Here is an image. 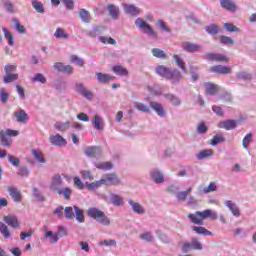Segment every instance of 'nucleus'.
<instances>
[{
    "mask_svg": "<svg viewBox=\"0 0 256 256\" xmlns=\"http://www.w3.org/2000/svg\"><path fill=\"white\" fill-rule=\"evenodd\" d=\"M224 28L230 33H239V28H237L233 23H225Z\"/></svg>",
    "mask_w": 256,
    "mask_h": 256,
    "instance_id": "57",
    "label": "nucleus"
},
{
    "mask_svg": "<svg viewBox=\"0 0 256 256\" xmlns=\"http://www.w3.org/2000/svg\"><path fill=\"white\" fill-rule=\"evenodd\" d=\"M80 174L82 175L83 179H89L90 181H93V179H95V176H93L90 170H82Z\"/></svg>",
    "mask_w": 256,
    "mask_h": 256,
    "instance_id": "59",
    "label": "nucleus"
},
{
    "mask_svg": "<svg viewBox=\"0 0 256 256\" xmlns=\"http://www.w3.org/2000/svg\"><path fill=\"white\" fill-rule=\"evenodd\" d=\"M206 31L209 35H217L219 33V26H217V24H210L206 26Z\"/></svg>",
    "mask_w": 256,
    "mask_h": 256,
    "instance_id": "46",
    "label": "nucleus"
},
{
    "mask_svg": "<svg viewBox=\"0 0 256 256\" xmlns=\"http://www.w3.org/2000/svg\"><path fill=\"white\" fill-rule=\"evenodd\" d=\"M219 129H225L226 131H231L236 129L237 127V120H224L219 122L218 124Z\"/></svg>",
    "mask_w": 256,
    "mask_h": 256,
    "instance_id": "13",
    "label": "nucleus"
},
{
    "mask_svg": "<svg viewBox=\"0 0 256 256\" xmlns=\"http://www.w3.org/2000/svg\"><path fill=\"white\" fill-rule=\"evenodd\" d=\"M220 5L226 11H230L231 13H235L237 11V5L232 0H220Z\"/></svg>",
    "mask_w": 256,
    "mask_h": 256,
    "instance_id": "15",
    "label": "nucleus"
},
{
    "mask_svg": "<svg viewBox=\"0 0 256 256\" xmlns=\"http://www.w3.org/2000/svg\"><path fill=\"white\" fill-rule=\"evenodd\" d=\"M54 37L56 39H69L71 36L67 31H65V29L58 27L54 33Z\"/></svg>",
    "mask_w": 256,
    "mask_h": 256,
    "instance_id": "27",
    "label": "nucleus"
},
{
    "mask_svg": "<svg viewBox=\"0 0 256 256\" xmlns=\"http://www.w3.org/2000/svg\"><path fill=\"white\" fill-rule=\"evenodd\" d=\"M58 195H63L64 199L69 200L71 199V193H73V190L69 187L60 188L57 192Z\"/></svg>",
    "mask_w": 256,
    "mask_h": 256,
    "instance_id": "32",
    "label": "nucleus"
},
{
    "mask_svg": "<svg viewBox=\"0 0 256 256\" xmlns=\"http://www.w3.org/2000/svg\"><path fill=\"white\" fill-rule=\"evenodd\" d=\"M8 193L12 197L13 201H15L16 203H20L22 196H21V192H19V190H17V188L12 187V186L9 187Z\"/></svg>",
    "mask_w": 256,
    "mask_h": 256,
    "instance_id": "22",
    "label": "nucleus"
},
{
    "mask_svg": "<svg viewBox=\"0 0 256 256\" xmlns=\"http://www.w3.org/2000/svg\"><path fill=\"white\" fill-rule=\"evenodd\" d=\"M108 13L112 19H119V8L113 4H108Z\"/></svg>",
    "mask_w": 256,
    "mask_h": 256,
    "instance_id": "30",
    "label": "nucleus"
},
{
    "mask_svg": "<svg viewBox=\"0 0 256 256\" xmlns=\"http://www.w3.org/2000/svg\"><path fill=\"white\" fill-rule=\"evenodd\" d=\"M197 159H207L208 157H213V150L211 149H206L202 150L197 154Z\"/></svg>",
    "mask_w": 256,
    "mask_h": 256,
    "instance_id": "39",
    "label": "nucleus"
},
{
    "mask_svg": "<svg viewBox=\"0 0 256 256\" xmlns=\"http://www.w3.org/2000/svg\"><path fill=\"white\" fill-rule=\"evenodd\" d=\"M191 249H195L196 251H201V249H203L199 239L192 238L191 242L184 243L182 246V253H189Z\"/></svg>",
    "mask_w": 256,
    "mask_h": 256,
    "instance_id": "6",
    "label": "nucleus"
},
{
    "mask_svg": "<svg viewBox=\"0 0 256 256\" xmlns=\"http://www.w3.org/2000/svg\"><path fill=\"white\" fill-rule=\"evenodd\" d=\"M61 185H63V178H61V175L55 174L52 177L51 184H50V189L52 191H54L55 193H57L58 190L61 189Z\"/></svg>",
    "mask_w": 256,
    "mask_h": 256,
    "instance_id": "10",
    "label": "nucleus"
},
{
    "mask_svg": "<svg viewBox=\"0 0 256 256\" xmlns=\"http://www.w3.org/2000/svg\"><path fill=\"white\" fill-rule=\"evenodd\" d=\"M99 42L103 43L104 45H116L117 44V41L114 38L105 37V36H100Z\"/></svg>",
    "mask_w": 256,
    "mask_h": 256,
    "instance_id": "42",
    "label": "nucleus"
},
{
    "mask_svg": "<svg viewBox=\"0 0 256 256\" xmlns=\"http://www.w3.org/2000/svg\"><path fill=\"white\" fill-rule=\"evenodd\" d=\"M31 152L36 161H38L39 163H47V160L45 159V157H43V153L41 151L32 149Z\"/></svg>",
    "mask_w": 256,
    "mask_h": 256,
    "instance_id": "35",
    "label": "nucleus"
},
{
    "mask_svg": "<svg viewBox=\"0 0 256 256\" xmlns=\"http://www.w3.org/2000/svg\"><path fill=\"white\" fill-rule=\"evenodd\" d=\"M84 153L85 155H87V157H100L101 150L99 149V147L92 146L85 148Z\"/></svg>",
    "mask_w": 256,
    "mask_h": 256,
    "instance_id": "19",
    "label": "nucleus"
},
{
    "mask_svg": "<svg viewBox=\"0 0 256 256\" xmlns=\"http://www.w3.org/2000/svg\"><path fill=\"white\" fill-rule=\"evenodd\" d=\"M135 25L136 27H138V29H141L142 32H144L146 35H150V37H154L155 39H157V32H155L153 28L144 21L143 18H137L135 20Z\"/></svg>",
    "mask_w": 256,
    "mask_h": 256,
    "instance_id": "5",
    "label": "nucleus"
},
{
    "mask_svg": "<svg viewBox=\"0 0 256 256\" xmlns=\"http://www.w3.org/2000/svg\"><path fill=\"white\" fill-rule=\"evenodd\" d=\"M0 101H2V103H7V101H9V93H7L5 88L0 89Z\"/></svg>",
    "mask_w": 256,
    "mask_h": 256,
    "instance_id": "56",
    "label": "nucleus"
},
{
    "mask_svg": "<svg viewBox=\"0 0 256 256\" xmlns=\"http://www.w3.org/2000/svg\"><path fill=\"white\" fill-rule=\"evenodd\" d=\"M86 185L88 189H99V187H102V185H105V182L103 181V178H101L100 180L92 183L86 182Z\"/></svg>",
    "mask_w": 256,
    "mask_h": 256,
    "instance_id": "44",
    "label": "nucleus"
},
{
    "mask_svg": "<svg viewBox=\"0 0 256 256\" xmlns=\"http://www.w3.org/2000/svg\"><path fill=\"white\" fill-rule=\"evenodd\" d=\"M150 107L159 115V117H165V109L163 105L158 102H150Z\"/></svg>",
    "mask_w": 256,
    "mask_h": 256,
    "instance_id": "23",
    "label": "nucleus"
},
{
    "mask_svg": "<svg viewBox=\"0 0 256 256\" xmlns=\"http://www.w3.org/2000/svg\"><path fill=\"white\" fill-rule=\"evenodd\" d=\"M207 131H208V128H207V125H205V122H201L200 124H198L197 126L198 133L203 135L204 133H207Z\"/></svg>",
    "mask_w": 256,
    "mask_h": 256,
    "instance_id": "64",
    "label": "nucleus"
},
{
    "mask_svg": "<svg viewBox=\"0 0 256 256\" xmlns=\"http://www.w3.org/2000/svg\"><path fill=\"white\" fill-rule=\"evenodd\" d=\"M97 169H102L103 171H109L113 169V163L111 162H101L96 164Z\"/></svg>",
    "mask_w": 256,
    "mask_h": 256,
    "instance_id": "45",
    "label": "nucleus"
},
{
    "mask_svg": "<svg viewBox=\"0 0 256 256\" xmlns=\"http://www.w3.org/2000/svg\"><path fill=\"white\" fill-rule=\"evenodd\" d=\"M102 180L104 181V185H120L121 180H119V176L115 173H108L102 176Z\"/></svg>",
    "mask_w": 256,
    "mask_h": 256,
    "instance_id": "8",
    "label": "nucleus"
},
{
    "mask_svg": "<svg viewBox=\"0 0 256 256\" xmlns=\"http://www.w3.org/2000/svg\"><path fill=\"white\" fill-rule=\"evenodd\" d=\"M164 97L172 103V105H181V100L173 94H165Z\"/></svg>",
    "mask_w": 256,
    "mask_h": 256,
    "instance_id": "47",
    "label": "nucleus"
},
{
    "mask_svg": "<svg viewBox=\"0 0 256 256\" xmlns=\"http://www.w3.org/2000/svg\"><path fill=\"white\" fill-rule=\"evenodd\" d=\"M0 141L3 147H10L11 143H13L11 138H9V136H7V134L5 133V130L0 131Z\"/></svg>",
    "mask_w": 256,
    "mask_h": 256,
    "instance_id": "28",
    "label": "nucleus"
},
{
    "mask_svg": "<svg viewBox=\"0 0 256 256\" xmlns=\"http://www.w3.org/2000/svg\"><path fill=\"white\" fill-rule=\"evenodd\" d=\"M32 6L37 11V13H45V9L43 8V3L39 1H33Z\"/></svg>",
    "mask_w": 256,
    "mask_h": 256,
    "instance_id": "53",
    "label": "nucleus"
},
{
    "mask_svg": "<svg viewBox=\"0 0 256 256\" xmlns=\"http://www.w3.org/2000/svg\"><path fill=\"white\" fill-rule=\"evenodd\" d=\"M156 73L157 75H160V77L171 81V83H179V81L183 79V75L179 72V70H171V68H168L164 65L156 67Z\"/></svg>",
    "mask_w": 256,
    "mask_h": 256,
    "instance_id": "1",
    "label": "nucleus"
},
{
    "mask_svg": "<svg viewBox=\"0 0 256 256\" xmlns=\"http://www.w3.org/2000/svg\"><path fill=\"white\" fill-rule=\"evenodd\" d=\"M204 87L208 95H216V93L219 91V86L211 82L205 83Z\"/></svg>",
    "mask_w": 256,
    "mask_h": 256,
    "instance_id": "24",
    "label": "nucleus"
},
{
    "mask_svg": "<svg viewBox=\"0 0 256 256\" xmlns=\"http://www.w3.org/2000/svg\"><path fill=\"white\" fill-rule=\"evenodd\" d=\"M128 203L131 205L132 211H134V213H137L138 215H143L145 213V208H143L141 204L134 202L133 200H129Z\"/></svg>",
    "mask_w": 256,
    "mask_h": 256,
    "instance_id": "25",
    "label": "nucleus"
},
{
    "mask_svg": "<svg viewBox=\"0 0 256 256\" xmlns=\"http://www.w3.org/2000/svg\"><path fill=\"white\" fill-rule=\"evenodd\" d=\"M49 141L52 145H55L56 147H65V145H67V140H65V138H63V136L59 134L50 136Z\"/></svg>",
    "mask_w": 256,
    "mask_h": 256,
    "instance_id": "11",
    "label": "nucleus"
},
{
    "mask_svg": "<svg viewBox=\"0 0 256 256\" xmlns=\"http://www.w3.org/2000/svg\"><path fill=\"white\" fill-rule=\"evenodd\" d=\"M226 207L231 211L232 215L234 217H239L241 215V211L239 210V207H237V204L233 203L231 200H228L225 202Z\"/></svg>",
    "mask_w": 256,
    "mask_h": 256,
    "instance_id": "21",
    "label": "nucleus"
},
{
    "mask_svg": "<svg viewBox=\"0 0 256 256\" xmlns=\"http://www.w3.org/2000/svg\"><path fill=\"white\" fill-rule=\"evenodd\" d=\"M191 191H193V188L189 187V188H187L186 191L178 192L176 195L178 201H186V199H187V197H189V193H191Z\"/></svg>",
    "mask_w": 256,
    "mask_h": 256,
    "instance_id": "38",
    "label": "nucleus"
},
{
    "mask_svg": "<svg viewBox=\"0 0 256 256\" xmlns=\"http://www.w3.org/2000/svg\"><path fill=\"white\" fill-rule=\"evenodd\" d=\"M211 73H219L220 75H229L232 73V69L229 66L216 65L210 68Z\"/></svg>",
    "mask_w": 256,
    "mask_h": 256,
    "instance_id": "12",
    "label": "nucleus"
},
{
    "mask_svg": "<svg viewBox=\"0 0 256 256\" xmlns=\"http://www.w3.org/2000/svg\"><path fill=\"white\" fill-rule=\"evenodd\" d=\"M8 161L9 163H12L14 167H19V165H21V161L19 160V158L12 155H8Z\"/></svg>",
    "mask_w": 256,
    "mask_h": 256,
    "instance_id": "63",
    "label": "nucleus"
},
{
    "mask_svg": "<svg viewBox=\"0 0 256 256\" xmlns=\"http://www.w3.org/2000/svg\"><path fill=\"white\" fill-rule=\"evenodd\" d=\"M217 219V212H213L210 209L204 210V211H196L195 214L190 213L188 214V219H190L191 223H194V225H203V221L205 219Z\"/></svg>",
    "mask_w": 256,
    "mask_h": 256,
    "instance_id": "2",
    "label": "nucleus"
},
{
    "mask_svg": "<svg viewBox=\"0 0 256 256\" xmlns=\"http://www.w3.org/2000/svg\"><path fill=\"white\" fill-rule=\"evenodd\" d=\"M135 107L138 109V111H142L143 113L151 112V109H149V107L143 103H136Z\"/></svg>",
    "mask_w": 256,
    "mask_h": 256,
    "instance_id": "61",
    "label": "nucleus"
},
{
    "mask_svg": "<svg viewBox=\"0 0 256 256\" xmlns=\"http://www.w3.org/2000/svg\"><path fill=\"white\" fill-rule=\"evenodd\" d=\"M206 61H216L218 63H229V58L219 53H208L204 56Z\"/></svg>",
    "mask_w": 256,
    "mask_h": 256,
    "instance_id": "9",
    "label": "nucleus"
},
{
    "mask_svg": "<svg viewBox=\"0 0 256 256\" xmlns=\"http://www.w3.org/2000/svg\"><path fill=\"white\" fill-rule=\"evenodd\" d=\"M192 230H194L195 233H197V235H204V236L213 235V233L211 231H209V230H207V228L201 227V226H192Z\"/></svg>",
    "mask_w": 256,
    "mask_h": 256,
    "instance_id": "29",
    "label": "nucleus"
},
{
    "mask_svg": "<svg viewBox=\"0 0 256 256\" xmlns=\"http://www.w3.org/2000/svg\"><path fill=\"white\" fill-rule=\"evenodd\" d=\"M112 71H114V73H116V75H120V76L129 75V71L127 70V68H125L123 66H114L112 68Z\"/></svg>",
    "mask_w": 256,
    "mask_h": 256,
    "instance_id": "37",
    "label": "nucleus"
},
{
    "mask_svg": "<svg viewBox=\"0 0 256 256\" xmlns=\"http://www.w3.org/2000/svg\"><path fill=\"white\" fill-rule=\"evenodd\" d=\"M76 93H79L84 97V99H88V101H93V92L91 90H87L85 84L76 83L75 85Z\"/></svg>",
    "mask_w": 256,
    "mask_h": 256,
    "instance_id": "7",
    "label": "nucleus"
},
{
    "mask_svg": "<svg viewBox=\"0 0 256 256\" xmlns=\"http://www.w3.org/2000/svg\"><path fill=\"white\" fill-rule=\"evenodd\" d=\"M70 127H71L70 122H65V123L58 122L55 124V128L57 129V131H67V129H69Z\"/></svg>",
    "mask_w": 256,
    "mask_h": 256,
    "instance_id": "48",
    "label": "nucleus"
},
{
    "mask_svg": "<svg viewBox=\"0 0 256 256\" xmlns=\"http://www.w3.org/2000/svg\"><path fill=\"white\" fill-rule=\"evenodd\" d=\"M2 31L4 32V37L8 41V45L13 47L15 45V38L13 37V33L11 31L7 30V28H3Z\"/></svg>",
    "mask_w": 256,
    "mask_h": 256,
    "instance_id": "34",
    "label": "nucleus"
},
{
    "mask_svg": "<svg viewBox=\"0 0 256 256\" xmlns=\"http://www.w3.org/2000/svg\"><path fill=\"white\" fill-rule=\"evenodd\" d=\"M4 71L6 73L3 78L4 83H13V81H17V79H19V74L15 73L17 71L16 65H6L4 67Z\"/></svg>",
    "mask_w": 256,
    "mask_h": 256,
    "instance_id": "4",
    "label": "nucleus"
},
{
    "mask_svg": "<svg viewBox=\"0 0 256 256\" xmlns=\"http://www.w3.org/2000/svg\"><path fill=\"white\" fill-rule=\"evenodd\" d=\"M87 214L92 219H95L97 223H100L101 225H111V220L105 215V212L101 211L98 208H89L87 211Z\"/></svg>",
    "mask_w": 256,
    "mask_h": 256,
    "instance_id": "3",
    "label": "nucleus"
},
{
    "mask_svg": "<svg viewBox=\"0 0 256 256\" xmlns=\"http://www.w3.org/2000/svg\"><path fill=\"white\" fill-rule=\"evenodd\" d=\"M152 55L157 59H167V53L159 48L152 49Z\"/></svg>",
    "mask_w": 256,
    "mask_h": 256,
    "instance_id": "40",
    "label": "nucleus"
},
{
    "mask_svg": "<svg viewBox=\"0 0 256 256\" xmlns=\"http://www.w3.org/2000/svg\"><path fill=\"white\" fill-rule=\"evenodd\" d=\"M182 49L184 51H187L188 53H196V51H199L201 49V46H199V44L191 42H183Z\"/></svg>",
    "mask_w": 256,
    "mask_h": 256,
    "instance_id": "16",
    "label": "nucleus"
},
{
    "mask_svg": "<svg viewBox=\"0 0 256 256\" xmlns=\"http://www.w3.org/2000/svg\"><path fill=\"white\" fill-rule=\"evenodd\" d=\"M150 175L155 183H163L165 181L163 174L158 170H153Z\"/></svg>",
    "mask_w": 256,
    "mask_h": 256,
    "instance_id": "31",
    "label": "nucleus"
},
{
    "mask_svg": "<svg viewBox=\"0 0 256 256\" xmlns=\"http://www.w3.org/2000/svg\"><path fill=\"white\" fill-rule=\"evenodd\" d=\"M220 43L222 45H234L235 41L229 36H220Z\"/></svg>",
    "mask_w": 256,
    "mask_h": 256,
    "instance_id": "54",
    "label": "nucleus"
},
{
    "mask_svg": "<svg viewBox=\"0 0 256 256\" xmlns=\"http://www.w3.org/2000/svg\"><path fill=\"white\" fill-rule=\"evenodd\" d=\"M99 245H104L105 247H115L117 245V241L110 239V240H102L99 242Z\"/></svg>",
    "mask_w": 256,
    "mask_h": 256,
    "instance_id": "58",
    "label": "nucleus"
},
{
    "mask_svg": "<svg viewBox=\"0 0 256 256\" xmlns=\"http://www.w3.org/2000/svg\"><path fill=\"white\" fill-rule=\"evenodd\" d=\"M173 59H175L177 66L182 69V71H185V63L183 62V60H181V58L179 57V55L174 54L173 55Z\"/></svg>",
    "mask_w": 256,
    "mask_h": 256,
    "instance_id": "62",
    "label": "nucleus"
},
{
    "mask_svg": "<svg viewBox=\"0 0 256 256\" xmlns=\"http://www.w3.org/2000/svg\"><path fill=\"white\" fill-rule=\"evenodd\" d=\"M65 217L66 219H74L75 218V212H73V207L67 206L64 209Z\"/></svg>",
    "mask_w": 256,
    "mask_h": 256,
    "instance_id": "52",
    "label": "nucleus"
},
{
    "mask_svg": "<svg viewBox=\"0 0 256 256\" xmlns=\"http://www.w3.org/2000/svg\"><path fill=\"white\" fill-rule=\"evenodd\" d=\"M96 77L97 80L103 84L109 83L110 81H115V76H112L110 74H104L101 72H96Z\"/></svg>",
    "mask_w": 256,
    "mask_h": 256,
    "instance_id": "18",
    "label": "nucleus"
},
{
    "mask_svg": "<svg viewBox=\"0 0 256 256\" xmlns=\"http://www.w3.org/2000/svg\"><path fill=\"white\" fill-rule=\"evenodd\" d=\"M14 117L16 118V121L18 123H27V121L29 120V115L27 114V112H25V110H17L14 112Z\"/></svg>",
    "mask_w": 256,
    "mask_h": 256,
    "instance_id": "17",
    "label": "nucleus"
},
{
    "mask_svg": "<svg viewBox=\"0 0 256 256\" xmlns=\"http://www.w3.org/2000/svg\"><path fill=\"white\" fill-rule=\"evenodd\" d=\"M124 11L128 15H132V17H137V15H139V13L141 12V10H139V8H137V7H135V5H131V4H125Z\"/></svg>",
    "mask_w": 256,
    "mask_h": 256,
    "instance_id": "20",
    "label": "nucleus"
},
{
    "mask_svg": "<svg viewBox=\"0 0 256 256\" xmlns=\"http://www.w3.org/2000/svg\"><path fill=\"white\" fill-rule=\"evenodd\" d=\"M71 63H74L75 65H78V67H83L85 65V62L83 59L79 58L77 55L70 56Z\"/></svg>",
    "mask_w": 256,
    "mask_h": 256,
    "instance_id": "50",
    "label": "nucleus"
},
{
    "mask_svg": "<svg viewBox=\"0 0 256 256\" xmlns=\"http://www.w3.org/2000/svg\"><path fill=\"white\" fill-rule=\"evenodd\" d=\"M251 141H253V134H246L242 140V146L244 147V149H247V147H249Z\"/></svg>",
    "mask_w": 256,
    "mask_h": 256,
    "instance_id": "49",
    "label": "nucleus"
},
{
    "mask_svg": "<svg viewBox=\"0 0 256 256\" xmlns=\"http://www.w3.org/2000/svg\"><path fill=\"white\" fill-rule=\"evenodd\" d=\"M46 239H50V243H57L59 241V234H54L53 231H47L45 234Z\"/></svg>",
    "mask_w": 256,
    "mask_h": 256,
    "instance_id": "51",
    "label": "nucleus"
},
{
    "mask_svg": "<svg viewBox=\"0 0 256 256\" xmlns=\"http://www.w3.org/2000/svg\"><path fill=\"white\" fill-rule=\"evenodd\" d=\"M3 221L6 222L9 225V227H12V229H17V227H19L20 225L17 216L12 214L4 216Z\"/></svg>",
    "mask_w": 256,
    "mask_h": 256,
    "instance_id": "14",
    "label": "nucleus"
},
{
    "mask_svg": "<svg viewBox=\"0 0 256 256\" xmlns=\"http://www.w3.org/2000/svg\"><path fill=\"white\" fill-rule=\"evenodd\" d=\"M74 211L78 223H85V215L83 214V210L77 206H74Z\"/></svg>",
    "mask_w": 256,
    "mask_h": 256,
    "instance_id": "36",
    "label": "nucleus"
},
{
    "mask_svg": "<svg viewBox=\"0 0 256 256\" xmlns=\"http://www.w3.org/2000/svg\"><path fill=\"white\" fill-rule=\"evenodd\" d=\"M225 141V138L222 135H216L213 136L212 140L210 141V145L215 146L218 145V143H223Z\"/></svg>",
    "mask_w": 256,
    "mask_h": 256,
    "instance_id": "55",
    "label": "nucleus"
},
{
    "mask_svg": "<svg viewBox=\"0 0 256 256\" xmlns=\"http://www.w3.org/2000/svg\"><path fill=\"white\" fill-rule=\"evenodd\" d=\"M111 202L113 203V205H115L116 207H121V205H123V198L117 194H112L111 195Z\"/></svg>",
    "mask_w": 256,
    "mask_h": 256,
    "instance_id": "43",
    "label": "nucleus"
},
{
    "mask_svg": "<svg viewBox=\"0 0 256 256\" xmlns=\"http://www.w3.org/2000/svg\"><path fill=\"white\" fill-rule=\"evenodd\" d=\"M0 233H2L4 239H9V237H11V231L5 223H0Z\"/></svg>",
    "mask_w": 256,
    "mask_h": 256,
    "instance_id": "41",
    "label": "nucleus"
},
{
    "mask_svg": "<svg viewBox=\"0 0 256 256\" xmlns=\"http://www.w3.org/2000/svg\"><path fill=\"white\" fill-rule=\"evenodd\" d=\"M92 123L94 124V127L97 129V131H103V120L101 119L100 115H95Z\"/></svg>",
    "mask_w": 256,
    "mask_h": 256,
    "instance_id": "33",
    "label": "nucleus"
},
{
    "mask_svg": "<svg viewBox=\"0 0 256 256\" xmlns=\"http://www.w3.org/2000/svg\"><path fill=\"white\" fill-rule=\"evenodd\" d=\"M79 18L82 23H91V14L86 9H80Z\"/></svg>",
    "mask_w": 256,
    "mask_h": 256,
    "instance_id": "26",
    "label": "nucleus"
},
{
    "mask_svg": "<svg viewBox=\"0 0 256 256\" xmlns=\"http://www.w3.org/2000/svg\"><path fill=\"white\" fill-rule=\"evenodd\" d=\"M213 191H217V185H215V182H211L208 187L204 188L202 190V193L207 194V193H211Z\"/></svg>",
    "mask_w": 256,
    "mask_h": 256,
    "instance_id": "60",
    "label": "nucleus"
}]
</instances>
